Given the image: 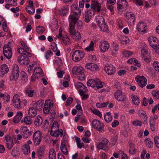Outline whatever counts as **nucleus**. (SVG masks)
Here are the masks:
<instances>
[{
    "instance_id": "nucleus-1",
    "label": "nucleus",
    "mask_w": 159,
    "mask_h": 159,
    "mask_svg": "<svg viewBox=\"0 0 159 159\" xmlns=\"http://www.w3.org/2000/svg\"><path fill=\"white\" fill-rule=\"evenodd\" d=\"M84 71V69L81 66L74 67L72 68V73L78 75L79 79L81 80H84L85 78Z\"/></svg>"
},
{
    "instance_id": "nucleus-2",
    "label": "nucleus",
    "mask_w": 159,
    "mask_h": 159,
    "mask_svg": "<svg viewBox=\"0 0 159 159\" xmlns=\"http://www.w3.org/2000/svg\"><path fill=\"white\" fill-rule=\"evenodd\" d=\"M148 40L150 46L153 49H159V41L157 38L151 36L148 38Z\"/></svg>"
},
{
    "instance_id": "nucleus-3",
    "label": "nucleus",
    "mask_w": 159,
    "mask_h": 159,
    "mask_svg": "<svg viewBox=\"0 0 159 159\" xmlns=\"http://www.w3.org/2000/svg\"><path fill=\"white\" fill-rule=\"evenodd\" d=\"M59 125L58 122L57 121H54L51 128L50 134L52 136L57 137L59 135Z\"/></svg>"
},
{
    "instance_id": "nucleus-4",
    "label": "nucleus",
    "mask_w": 159,
    "mask_h": 159,
    "mask_svg": "<svg viewBox=\"0 0 159 159\" xmlns=\"http://www.w3.org/2000/svg\"><path fill=\"white\" fill-rule=\"evenodd\" d=\"M42 133L39 130L36 131L33 135V141L35 145H39L42 140Z\"/></svg>"
},
{
    "instance_id": "nucleus-5",
    "label": "nucleus",
    "mask_w": 159,
    "mask_h": 159,
    "mask_svg": "<svg viewBox=\"0 0 159 159\" xmlns=\"http://www.w3.org/2000/svg\"><path fill=\"white\" fill-rule=\"evenodd\" d=\"M19 69L18 66L16 64L13 65L12 74L10 76L11 80H17L19 76Z\"/></svg>"
},
{
    "instance_id": "nucleus-6",
    "label": "nucleus",
    "mask_w": 159,
    "mask_h": 159,
    "mask_svg": "<svg viewBox=\"0 0 159 159\" xmlns=\"http://www.w3.org/2000/svg\"><path fill=\"white\" fill-rule=\"evenodd\" d=\"M92 126L93 128L101 132L103 130L104 125L103 123H101L97 120L95 119L92 122Z\"/></svg>"
},
{
    "instance_id": "nucleus-7",
    "label": "nucleus",
    "mask_w": 159,
    "mask_h": 159,
    "mask_svg": "<svg viewBox=\"0 0 159 159\" xmlns=\"http://www.w3.org/2000/svg\"><path fill=\"white\" fill-rule=\"evenodd\" d=\"M114 96L115 98L119 102H124L126 101L127 97L125 94L123 93L122 91L118 90L115 93Z\"/></svg>"
},
{
    "instance_id": "nucleus-8",
    "label": "nucleus",
    "mask_w": 159,
    "mask_h": 159,
    "mask_svg": "<svg viewBox=\"0 0 159 159\" xmlns=\"http://www.w3.org/2000/svg\"><path fill=\"white\" fill-rule=\"evenodd\" d=\"M126 14V20L129 25H134L135 20V15L131 12H127Z\"/></svg>"
},
{
    "instance_id": "nucleus-9",
    "label": "nucleus",
    "mask_w": 159,
    "mask_h": 159,
    "mask_svg": "<svg viewBox=\"0 0 159 159\" xmlns=\"http://www.w3.org/2000/svg\"><path fill=\"white\" fill-rule=\"evenodd\" d=\"M135 79L136 81L138 83V85L141 88L143 87L147 84V80L143 76L138 75L135 77Z\"/></svg>"
},
{
    "instance_id": "nucleus-10",
    "label": "nucleus",
    "mask_w": 159,
    "mask_h": 159,
    "mask_svg": "<svg viewBox=\"0 0 159 159\" xmlns=\"http://www.w3.org/2000/svg\"><path fill=\"white\" fill-rule=\"evenodd\" d=\"M3 53L7 59H10L12 55L11 48L9 45H5L3 48Z\"/></svg>"
},
{
    "instance_id": "nucleus-11",
    "label": "nucleus",
    "mask_w": 159,
    "mask_h": 159,
    "mask_svg": "<svg viewBox=\"0 0 159 159\" xmlns=\"http://www.w3.org/2000/svg\"><path fill=\"white\" fill-rule=\"evenodd\" d=\"M90 7L95 11L99 12L101 9V5L96 0H91Z\"/></svg>"
},
{
    "instance_id": "nucleus-12",
    "label": "nucleus",
    "mask_w": 159,
    "mask_h": 159,
    "mask_svg": "<svg viewBox=\"0 0 159 159\" xmlns=\"http://www.w3.org/2000/svg\"><path fill=\"white\" fill-rule=\"evenodd\" d=\"M12 103L15 107L18 109L21 108L20 99L19 95L17 94H15L13 96L12 98Z\"/></svg>"
},
{
    "instance_id": "nucleus-13",
    "label": "nucleus",
    "mask_w": 159,
    "mask_h": 159,
    "mask_svg": "<svg viewBox=\"0 0 159 159\" xmlns=\"http://www.w3.org/2000/svg\"><path fill=\"white\" fill-rule=\"evenodd\" d=\"M138 31L141 34H145L147 30V27L146 23L143 22H139L137 26Z\"/></svg>"
},
{
    "instance_id": "nucleus-14",
    "label": "nucleus",
    "mask_w": 159,
    "mask_h": 159,
    "mask_svg": "<svg viewBox=\"0 0 159 159\" xmlns=\"http://www.w3.org/2000/svg\"><path fill=\"white\" fill-rule=\"evenodd\" d=\"M83 57V53L79 50L75 51L74 52L72 57L73 61L76 62L81 60Z\"/></svg>"
},
{
    "instance_id": "nucleus-15",
    "label": "nucleus",
    "mask_w": 159,
    "mask_h": 159,
    "mask_svg": "<svg viewBox=\"0 0 159 159\" xmlns=\"http://www.w3.org/2000/svg\"><path fill=\"white\" fill-rule=\"evenodd\" d=\"M5 138L7 148L9 150L11 149L14 146L13 139L9 135H6Z\"/></svg>"
},
{
    "instance_id": "nucleus-16",
    "label": "nucleus",
    "mask_w": 159,
    "mask_h": 159,
    "mask_svg": "<svg viewBox=\"0 0 159 159\" xmlns=\"http://www.w3.org/2000/svg\"><path fill=\"white\" fill-rule=\"evenodd\" d=\"M109 44L107 41H103L100 42L99 48L101 52H103L107 51L109 48Z\"/></svg>"
},
{
    "instance_id": "nucleus-17",
    "label": "nucleus",
    "mask_w": 159,
    "mask_h": 159,
    "mask_svg": "<svg viewBox=\"0 0 159 159\" xmlns=\"http://www.w3.org/2000/svg\"><path fill=\"white\" fill-rule=\"evenodd\" d=\"M27 57L28 56L25 55L20 56L18 58V62L21 65H28L30 62V60Z\"/></svg>"
},
{
    "instance_id": "nucleus-18",
    "label": "nucleus",
    "mask_w": 159,
    "mask_h": 159,
    "mask_svg": "<svg viewBox=\"0 0 159 159\" xmlns=\"http://www.w3.org/2000/svg\"><path fill=\"white\" fill-rule=\"evenodd\" d=\"M105 69L107 73L109 75L114 74L116 71L115 68L111 64L106 65Z\"/></svg>"
},
{
    "instance_id": "nucleus-19",
    "label": "nucleus",
    "mask_w": 159,
    "mask_h": 159,
    "mask_svg": "<svg viewBox=\"0 0 159 159\" xmlns=\"http://www.w3.org/2000/svg\"><path fill=\"white\" fill-rule=\"evenodd\" d=\"M101 83L100 80L98 79H95V80L91 79L89 80L87 82V85L94 87L97 84H99Z\"/></svg>"
},
{
    "instance_id": "nucleus-20",
    "label": "nucleus",
    "mask_w": 159,
    "mask_h": 159,
    "mask_svg": "<svg viewBox=\"0 0 159 159\" xmlns=\"http://www.w3.org/2000/svg\"><path fill=\"white\" fill-rule=\"evenodd\" d=\"M53 105V103L51 102H45L43 108V113L46 114H48L50 110L51 107H52Z\"/></svg>"
},
{
    "instance_id": "nucleus-21",
    "label": "nucleus",
    "mask_w": 159,
    "mask_h": 159,
    "mask_svg": "<svg viewBox=\"0 0 159 159\" xmlns=\"http://www.w3.org/2000/svg\"><path fill=\"white\" fill-rule=\"evenodd\" d=\"M21 134L23 137L24 139H26L30 135V133L28 128L25 126H23L21 127Z\"/></svg>"
},
{
    "instance_id": "nucleus-22",
    "label": "nucleus",
    "mask_w": 159,
    "mask_h": 159,
    "mask_svg": "<svg viewBox=\"0 0 159 159\" xmlns=\"http://www.w3.org/2000/svg\"><path fill=\"white\" fill-rule=\"evenodd\" d=\"M44 147L43 146L39 147L37 148L36 153L39 159L44 156Z\"/></svg>"
},
{
    "instance_id": "nucleus-23",
    "label": "nucleus",
    "mask_w": 159,
    "mask_h": 159,
    "mask_svg": "<svg viewBox=\"0 0 159 159\" xmlns=\"http://www.w3.org/2000/svg\"><path fill=\"white\" fill-rule=\"evenodd\" d=\"M85 67L87 69L93 71L97 70L98 69L97 65L91 63L87 64Z\"/></svg>"
},
{
    "instance_id": "nucleus-24",
    "label": "nucleus",
    "mask_w": 159,
    "mask_h": 159,
    "mask_svg": "<svg viewBox=\"0 0 159 159\" xmlns=\"http://www.w3.org/2000/svg\"><path fill=\"white\" fill-rule=\"evenodd\" d=\"M44 102V101L43 100H39L34 104L33 107L37 110H40L43 107Z\"/></svg>"
},
{
    "instance_id": "nucleus-25",
    "label": "nucleus",
    "mask_w": 159,
    "mask_h": 159,
    "mask_svg": "<svg viewBox=\"0 0 159 159\" xmlns=\"http://www.w3.org/2000/svg\"><path fill=\"white\" fill-rule=\"evenodd\" d=\"M128 2L126 0H118L117 4V9L118 10L123 8L124 5L127 6Z\"/></svg>"
},
{
    "instance_id": "nucleus-26",
    "label": "nucleus",
    "mask_w": 159,
    "mask_h": 159,
    "mask_svg": "<svg viewBox=\"0 0 159 159\" xmlns=\"http://www.w3.org/2000/svg\"><path fill=\"white\" fill-rule=\"evenodd\" d=\"M22 116L23 114L21 112H17L16 116L13 119V122L15 123H18L22 118Z\"/></svg>"
},
{
    "instance_id": "nucleus-27",
    "label": "nucleus",
    "mask_w": 159,
    "mask_h": 159,
    "mask_svg": "<svg viewBox=\"0 0 159 159\" xmlns=\"http://www.w3.org/2000/svg\"><path fill=\"white\" fill-rule=\"evenodd\" d=\"M36 109L33 107L29 108L28 111V114L29 116L31 118L34 117L37 115Z\"/></svg>"
},
{
    "instance_id": "nucleus-28",
    "label": "nucleus",
    "mask_w": 159,
    "mask_h": 159,
    "mask_svg": "<svg viewBox=\"0 0 159 159\" xmlns=\"http://www.w3.org/2000/svg\"><path fill=\"white\" fill-rule=\"evenodd\" d=\"M17 51L18 52L21 54L27 56L29 57H30L32 56L31 53L29 52H28L27 51L25 50L24 48H18Z\"/></svg>"
},
{
    "instance_id": "nucleus-29",
    "label": "nucleus",
    "mask_w": 159,
    "mask_h": 159,
    "mask_svg": "<svg viewBox=\"0 0 159 159\" xmlns=\"http://www.w3.org/2000/svg\"><path fill=\"white\" fill-rule=\"evenodd\" d=\"M9 69L7 66L5 64H3L1 66L0 68V73L2 75H4L8 71Z\"/></svg>"
},
{
    "instance_id": "nucleus-30",
    "label": "nucleus",
    "mask_w": 159,
    "mask_h": 159,
    "mask_svg": "<svg viewBox=\"0 0 159 159\" xmlns=\"http://www.w3.org/2000/svg\"><path fill=\"white\" fill-rule=\"evenodd\" d=\"M43 123V119L40 116H38L36 118L34 121V124L37 126H39L41 125Z\"/></svg>"
},
{
    "instance_id": "nucleus-31",
    "label": "nucleus",
    "mask_w": 159,
    "mask_h": 159,
    "mask_svg": "<svg viewBox=\"0 0 159 159\" xmlns=\"http://www.w3.org/2000/svg\"><path fill=\"white\" fill-rule=\"evenodd\" d=\"M96 21L98 25L99 26L104 24L105 22L104 18L102 16H96Z\"/></svg>"
},
{
    "instance_id": "nucleus-32",
    "label": "nucleus",
    "mask_w": 159,
    "mask_h": 159,
    "mask_svg": "<svg viewBox=\"0 0 159 159\" xmlns=\"http://www.w3.org/2000/svg\"><path fill=\"white\" fill-rule=\"evenodd\" d=\"M69 19L70 20L69 24L72 25L74 24L75 25L78 19V18L74 15H70L69 16Z\"/></svg>"
},
{
    "instance_id": "nucleus-33",
    "label": "nucleus",
    "mask_w": 159,
    "mask_h": 159,
    "mask_svg": "<svg viewBox=\"0 0 159 159\" xmlns=\"http://www.w3.org/2000/svg\"><path fill=\"white\" fill-rule=\"evenodd\" d=\"M61 43L65 45H68L71 43L70 38L67 36H63L61 39Z\"/></svg>"
},
{
    "instance_id": "nucleus-34",
    "label": "nucleus",
    "mask_w": 159,
    "mask_h": 159,
    "mask_svg": "<svg viewBox=\"0 0 159 159\" xmlns=\"http://www.w3.org/2000/svg\"><path fill=\"white\" fill-rule=\"evenodd\" d=\"M22 149L23 153L25 154H28L30 152V147L29 145L24 144L22 147Z\"/></svg>"
},
{
    "instance_id": "nucleus-35",
    "label": "nucleus",
    "mask_w": 159,
    "mask_h": 159,
    "mask_svg": "<svg viewBox=\"0 0 159 159\" xmlns=\"http://www.w3.org/2000/svg\"><path fill=\"white\" fill-rule=\"evenodd\" d=\"M112 116L110 112H107L104 116V118L105 121L107 123L111 122L112 120Z\"/></svg>"
},
{
    "instance_id": "nucleus-36",
    "label": "nucleus",
    "mask_w": 159,
    "mask_h": 159,
    "mask_svg": "<svg viewBox=\"0 0 159 159\" xmlns=\"http://www.w3.org/2000/svg\"><path fill=\"white\" fill-rule=\"evenodd\" d=\"M19 148L16 147H14L12 149L11 154L14 157L19 155Z\"/></svg>"
},
{
    "instance_id": "nucleus-37",
    "label": "nucleus",
    "mask_w": 159,
    "mask_h": 159,
    "mask_svg": "<svg viewBox=\"0 0 159 159\" xmlns=\"http://www.w3.org/2000/svg\"><path fill=\"white\" fill-rule=\"evenodd\" d=\"M97 148L99 149H103L105 151H107L108 150L109 148L107 145L100 143L97 145Z\"/></svg>"
},
{
    "instance_id": "nucleus-38",
    "label": "nucleus",
    "mask_w": 159,
    "mask_h": 159,
    "mask_svg": "<svg viewBox=\"0 0 159 159\" xmlns=\"http://www.w3.org/2000/svg\"><path fill=\"white\" fill-rule=\"evenodd\" d=\"M76 86L79 89V91L84 90L85 91H86L87 89V88L82 83L80 82H78L76 84Z\"/></svg>"
},
{
    "instance_id": "nucleus-39",
    "label": "nucleus",
    "mask_w": 159,
    "mask_h": 159,
    "mask_svg": "<svg viewBox=\"0 0 159 159\" xmlns=\"http://www.w3.org/2000/svg\"><path fill=\"white\" fill-rule=\"evenodd\" d=\"M34 90L30 88H28L25 90V93L29 97H32L33 96Z\"/></svg>"
},
{
    "instance_id": "nucleus-40",
    "label": "nucleus",
    "mask_w": 159,
    "mask_h": 159,
    "mask_svg": "<svg viewBox=\"0 0 159 159\" xmlns=\"http://www.w3.org/2000/svg\"><path fill=\"white\" fill-rule=\"evenodd\" d=\"M72 37L75 41H78L81 39V34L80 32L77 31L76 33L72 35Z\"/></svg>"
},
{
    "instance_id": "nucleus-41",
    "label": "nucleus",
    "mask_w": 159,
    "mask_h": 159,
    "mask_svg": "<svg viewBox=\"0 0 159 159\" xmlns=\"http://www.w3.org/2000/svg\"><path fill=\"white\" fill-rule=\"evenodd\" d=\"M130 148L129 149V152L132 154H134L136 152V149L134 147V145L132 143H130L129 144Z\"/></svg>"
},
{
    "instance_id": "nucleus-42",
    "label": "nucleus",
    "mask_w": 159,
    "mask_h": 159,
    "mask_svg": "<svg viewBox=\"0 0 159 159\" xmlns=\"http://www.w3.org/2000/svg\"><path fill=\"white\" fill-rule=\"evenodd\" d=\"M75 25L74 24H69V32L71 36L77 32L75 30Z\"/></svg>"
},
{
    "instance_id": "nucleus-43",
    "label": "nucleus",
    "mask_w": 159,
    "mask_h": 159,
    "mask_svg": "<svg viewBox=\"0 0 159 159\" xmlns=\"http://www.w3.org/2000/svg\"><path fill=\"white\" fill-rule=\"evenodd\" d=\"M133 103L136 105H138L139 103V100L136 95L132 96L131 97Z\"/></svg>"
},
{
    "instance_id": "nucleus-44",
    "label": "nucleus",
    "mask_w": 159,
    "mask_h": 159,
    "mask_svg": "<svg viewBox=\"0 0 159 159\" xmlns=\"http://www.w3.org/2000/svg\"><path fill=\"white\" fill-rule=\"evenodd\" d=\"M42 71L41 68L37 67L34 69L33 75L35 77L37 76L38 74L41 75L42 73Z\"/></svg>"
},
{
    "instance_id": "nucleus-45",
    "label": "nucleus",
    "mask_w": 159,
    "mask_h": 159,
    "mask_svg": "<svg viewBox=\"0 0 159 159\" xmlns=\"http://www.w3.org/2000/svg\"><path fill=\"white\" fill-rule=\"evenodd\" d=\"M120 40L121 43L123 44H127L129 42V38L126 36H122L120 38Z\"/></svg>"
},
{
    "instance_id": "nucleus-46",
    "label": "nucleus",
    "mask_w": 159,
    "mask_h": 159,
    "mask_svg": "<svg viewBox=\"0 0 159 159\" xmlns=\"http://www.w3.org/2000/svg\"><path fill=\"white\" fill-rule=\"evenodd\" d=\"M30 116L25 117L24 119V122L27 125L31 124L32 122V120Z\"/></svg>"
},
{
    "instance_id": "nucleus-47",
    "label": "nucleus",
    "mask_w": 159,
    "mask_h": 159,
    "mask_svg": "<svg viewBox=\"0 0 159 159\" xmlns=\"http://www.w3.org/2000/svg\"><path fill=\"white\" fill-rule=\"evenodd\" d=\"M45 31L44 27L42 26L39 25L37 27L36 32L39 34H43Z\"/></svg>"
},
{
    "instance_id": "nucleus-48",
    "label": "nucleus",
    "mask_w": 159,
    "mask_h": 159,
    "mask_svg": "<svg viewBox=\"0 0 159 159\" xmlns=\"http://www.w3.org/2000/svg\"><path fill=\"white\" fill-rule=\"evenodd\" d=\"M94 50V43L93 41H91L89 45L85 48V50L88 52H89L93 51Z\"/></svg>"
},
{
    "instance_id": "nucleus-49",
    "label": "nucleus",
    "mask_w": 159,
    "mask_h": 159,
    "mask_svg": "<svg viewBox=\"0 0 159 159\" xmlns=\"http://www.w3.org/2000/svg\"><path fill=\"white\" fill-rule=\"evenodd\" d=\"M10 96L7 94H5L3 96L2 99L4 103H6L10 101Z\"/></svg>"
},
{
    "instance_id": "nucleus-50",
    "label": "nucleus",
    "mask_w": 159,
    "mask_h": 159,
    "mask_svg": "<svg viewBox=\"0 0 159 159\" xmlns=\"http://www.w3.org/2000/svg\"><path fill=\"white\" fill-rule=\"evenodd\" d=\"M26 11L29 14H33L35 12V9L34 7H30V6H27L25 7Z\"/></svg>"
},
{
    "instance_id": "nucleus-51",
    "label": "nucleus",
    "mask_w": 159,
    "mask_h": 159,
    "mask_svg": "<svg viewBox=\"0 0 159 159\" xmlns=\"http://www.w3.org/2000/svg\"><path fill=\"white\" fill-rule=\"evenodd\" d=\"M91 110L94 114L97 115L100 118L102 117V113L99 111L95 109L94 108H91Z\"/></svg>"
},
{
    "instance_id": "nucleus-52",
    "label": "nucleus",
    "mask_w": 159,
    "mask_h": 159,
    "mask_svg": "<svg viewBox=\"0 0 159 159\" xmlns=\"http://www.w3.org/2000/svg\"><path fill=\"white\" fill-rule=\"evenodd\" d=\"M85 91L84 90H80L79 91V92L80 94V95L82 97V99H84L85 100L88 97L89 95L87 94H86L85 92Z\"/></svg>"
},
{
    "instance_id": "nucleus-53",
    "label": "nucleus",
    "mask_w": 159,
    "mask_h": 159,
    "mask_svg": "<svg viewBox=\"0 0 159 159\" xmlns=\"http://www.w3.org/2000/svg\"><path fill=\"white\" fill-rule=\"evenodd\" d=\"M128 62L131 63L132 62H134L133 64L134 63L135 65H137V66L139 67H140L141 66L140 63H139L138 61L134 58L130 59L128 61Z\"/></svg>"
},
{
    "instance_id": "nucleus-54",
    "label": "nucleus",
    "mask_w": 159,
    "mask_h": 159,
    "mask_svg": "<svg viewBox=\"0 0 159 159\" xmlns=\"http://www.w3.org/2000/svg\"><path fill=\"white\" fill-rule=\"evenodd\" d=\"M152 94L156 99H159V91H156L154 90L152 91Z\"/></svg>"
},
{
    "instance_id": "nucleus-55",
    "label": "nucleus",
    "mask_w": 159,
    "mask_h": 159,
    "mask_svg": "<svg viewBox=\"0 0 159 159\" xmlns=\"http://www.w3.org/2000/svg\"><path fill=\"white\" fill-rule=\"evenodd\" d=\"M101 30L103 32H107L108 30L107 25L105 23L99 26Z\"/></svg>"
},
{
    "instance_id": "nucleus-56",
    "label": "nucleus",
    "mask_w": 159,
    "mask_h": 159,
    "mask_svg": "<svg viewBox=\"0 0 159 159\" xmlns=\"http://www.w3.org/2000/svg\"><path fill=\"white\" fill-rule=\"evenodd\" d=\"M119 49L118 45H115L113 47L112 49V55L115 56L117 54V52Z\"/></svg>"
},
{
    "instance_id": "nucleus-57",
    "label": "nucleus",
    "mask_w": 159,
    "mask_h": 159,
    "mask_svg": "<svg viewBox=\"0 0 159 159\" xmlns=\"http://www.w3.org/2000/svg\"><path fill=\"white\" fill-rule=\"evenodd\" d=\"M55 151L53 149H51L49 153V157H56Z\"/></svg>"
},
{
    "instance_id": "nucleus-58",
    "label": "nucleus",
    "mask_w": 159,
    "mask_h": 159,
    "mask_svg": "<svg viewBox=\"0 0 159 159\" xmlns=\"http://www.w3.org/2000/svg\"><path fill=\"white\" fill-rule=\"evenodd\" d=\"M145 142L148 147L151 148L152 146L153 142L150 139H145Z\"/></svg>"
},
{
    "instance_id": "nucleus-59",
    "label": "nucleus",
    "mask_w": 159,
    "mask_h": 159,
    "mask_svg": "<svg viewBox=\"0 0 159 159\" xmlns=\"http://www.w3.org/2000/svg\"><path fill=\"white\" fill-rule=\"evenodd\" d=\"M142 58L146 62L149 63L150 61V56L148 54H145V55L142 56Z\"/></svg>"
},
{
    "instance_id": "nucleus-60",
    "label": "nucleus",
    "mask_w": 159,
    "mask_h": 159,
    "mask_svg": "<svg viewBox=\"0 0 159 159\" xmlns=\"http://www.w3.org/2000/svg\"><path fill=\"white\" fill-rule=\"evenodd\" d=\"M108 104L107 102L104 103H98L96 104V106L97 107L101 108L106 107Z\"/></svg>"
},
{
    "instance_id": "nucleus-61",
    "label": "nucleus",
    "mask_w": 159,
    "mask_h": 159,
    "mask_svg": "<svg viewBox=\"0 0 159 159\" xmlns=\"http://www.w3.org/2000/svg\"><path fill=\"white\" fill-rule=\"evenodd\" d=\"M73 100V98L71 97H69L68 98L66 103V106H68L70 105L72 102Z\"/></svg>"
},
{
    "instance_id": "nucleus-62",
    "label": "nucleus",
    "mask_w": 159,
    "mask_h": 159,
    "mask_svg": "<svg viewBox=\"0 0 159 159\" xmlns=\"http://www.w3.org/2000/svg\"><path fill=\"white\" fill-rule=\"evenodd\" d=\"M76 108L79 111V113H78L79 116L82 115L83 114V112L82 110V108L80 104H78L76 106Z\"/></svg>"
},
{
    "instance_id": "nucleus-63",
    "label": "nucleus",
    "mask_w": 159,
    "mask_h": 159,
    "mask_svg": "<svg viewBox=\"0 0 159 159\" xmlns=\"http://www.w3.org/2000/svg\"><path fill=\"white\" fill-rule=\"evenodd\" d=\"M85 14L90 17H91L94 15V11L93 10H89L86 11Z\"/></svg>"
},
{
    "instance_id": "nucleus-64",
    "label": "nucleus",
    "mask_w": 159,
    "mask_h": 159,
    "mask_svg": "<svg viewBox=\"0 0 159 159\" xmlns=\"http://www.w3.org/2000/svg\"><path fill=\"white\" fill-rule=\"evenodd\" d=\"M119 154H121V159H128V157L127 155L122 151H120L119 152Z\"/></svg>"
}]
</instances>
